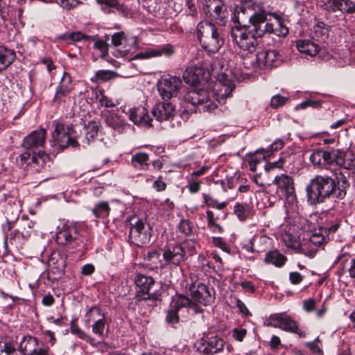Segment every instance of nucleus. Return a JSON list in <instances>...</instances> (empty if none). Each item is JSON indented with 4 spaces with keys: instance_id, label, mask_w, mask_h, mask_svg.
I'll return each mask as SVG.
<instances>
[{
    "instance_id": "1",
    "label": "nucleus",
    "mask_w": 355,
    "mask_h": 355,
    "mask_svg": "<svg viewBox=\"0 0 355 355\" xmlns=\"http://www.w3.org/2000/svg\"><path fill=\"white\" fill-rule=\"evenodd\" d=\"M238 18L248 20L258 37L266 34L286 36L288 29L284 24L279 15L271 12L264 3L254 0H245L236 6Z\"/></svg>"
},
{
    "instance_id": "2",
    "label": "nucleus",
    "mask_w": 355,
    "mask_h": 355,
    "mask_svg": "<svg viewBox=\"0 0 355 355\" xmlns=\"http://www.w3.org/2000/svg\"><path fill=\"white\" fill-rule=\"evenodd\" d=\"M234 88L232 81L220 80L215 84L213 91L191 89L184 96L187 112H211L217 107L218 103H221L231 95Z\"/></svg>"
},
{
    "instance_id": "3",
    "label": "nucleus",
    "mask_w": 355,
    "mask_h": 355,
    "mask_svg": "<svg viewBox=\"0 0 355 355\" xmlns=\"http://www.w3.org/2000/svg\"><path fill=\"white\" fill-rule=\"evenodd\" d=\"M347 186L345 179L340 187L338 182L334 178L327 175H316L310 181L306 191L309 201L316 205L331 197L343 199L346 195L345 188Z\"/></svg>"
},
{
    "instance_id": "4",
    "label": "nucleus",
    "mask_w": 355,
    "mask_h": 355,
    "mask_svg": "<svg viewBox=\"0 0 355 355\" xmlns=\"http://www.w3.org/2000/svg\"><path fill=\"white\" fill-rule=\"evenodd\" d=\"M232 20L234 25L230 31V35L233 42L243 51L246 52L245 56L242 54L243 60L245 58H251L252 54H256L255 50L258 44V37L255 33H252L245 25L242 26V21L238 18V14L236 12V8L233 13ZM254 32H255L254 31Z\"/></svg>"
},
{
    "instance_id": "5",
    "label": "nucleus",
    "mask_w": 355,
    "mask_h": 355,
    "mask_svg": "<svg viewBox=\"0 0 355 355\" xmlns=\"http://www.w3.org/2000/svg\"><path fill=\"white\" fill-rule=\"evenodd\" d=\"M197 36L203 49L209 53L218 52L224 44L219 28L207 21L198 24Z\"/></svg>"
},
{
    "instance_id": "6",
    "label": "nucleus",
    "mask_w": 355,
    "mask_h": 355,
    "mask_svg": "<svg viewBox=\"0 0 355 355\" xmlns=\"http://www.w3.org/2000/svg\"><path fill=\"white\" fill-rule=\"evenodd\" d=\"M138 289L135 299L137 302L151 300L155 302L161 300V286L151 277L138 275L135 279Z\"/></svg>"
},
{
    "instance_id": "7",
    "label": "nucleus",
    "mask_w": 355,
    "mask_h": 355,
    "mask_svg": "<svg viewBox=\"0 0 355 355\" xmlns=\"http://www.w3.org/2000/svg\"><path fill=\"white\" fill-rule=\"evenodd\" d=\"M77 137L76 127L58 123L55 125L54 131L51 133L49 142L51 146L57 148L58 150H63L69 146L76 147L78 145Z\"/></svg>"
},
{
    "instance_id": "8",
    "label": "nucleus",
    "mask_w": 355,
    "mask_h": 355,
    "mask_svg": "<svg viewBox=\"0 0 355 355\" xmlns=\"http://www.w3.org/2000/svg\"><path fill=\"white\" fill-rule=\"evenodd\" d=\"M281 62L282 57L276 51L261 49L252 54L251 58H245L243 65L247 69L277 67Z\"/></svg>"
},
{
    "instance_id": "9",
    "label": "nucleus",
    "mask_w": 355,
    "mask_h": 355,
    "mask_svg": "<svg viewBox=\"0 0 355 355\" xmlns=\"http://www.w3.org/2000/svg\"><path fill=\"white\" fill-rule=\"evenodd\" d=\"M183 307L187 308L189 311H191L193 313H200L203 311L195 304L191 303L190 298L188 297L178 294L172 297L169 309L166 317V322L172 325L177 324L180 320L178 311Z\"/></svg>"
},
{
    "instance_id": "10",
    "label": "nucleus",
    "mask_w": 355,
    "mask_h": 355,
    "mask_svg": "<svg viewBox=\"0 0 355 355\" xmlns=\"http://www.w3.org/2000/svg\"><path fill=\"white\" fill-rule=\"evenodd\" d=\"M189 291L191 297V303L195 304L202 310L201 305L208 306L215 299L214 288L201 282H192L189 286Z\"/></svg>"
},
{
    "instance_id": "11",
    "label": "nucleus",
    "mask_w": 355,
    "mask_h": 355,
    "mask_svg": "<svg viewBox=\"0 0 355 355\" xmlns=\"http://www.w3.org/2000/svg\"><path fill=\"white\" fill-rule=\"evenodd\" d=\"M184 247L180 244H171L166 245L163 250V259L165 261L164 267L166 266H178L184 261V248L189 246L191 249L194 248V242L187 241L184 242Z\"/></svg>"
},
{
    "instance_id": "12",
    "label": "nucleus",
    "mask_w": 355,
    "mask_h": 355,
    "mask_svg": "<svg viewBox=\"0 0 355 355\" xmlns=\"http://www.w3.org/2000/svg\"><path fill=\"white\" fill-rule=\"evenodd\" d=\"M182 86V80L177 76H163L157 83V90L163 99L168 100L178 96Z\"/></svg>"
},
{
    "instance_id": "13",
    "label": "nucleus",
    "mask_w": 355,
    "mask_h": 355,
    "mask_svg": "<svg viewBox=\"0 0 355 355\" xmlns=\"http://www.w3.org/2000/svg\"><path fill=\"white\" fill-rule=\"evenodd\" d=\"M202 10L210 20L220 25L225 24L227 12L222 0H203Z\"/></svg>"
},
{
    "instance_id": "14",
    "label": "nucleus",
    "mask_w": 355,
    "mask_h": 355,
    "mask_svg": "<svg viewBox=\"0 0 355 355\" xmlns=\"http://www.w3.org/2000/svg\"><path fill=\"white\" fill-rule=\"evenodd\" d=\"M268 325L275 328H279L284 331L295 333L300 337L306 336L304 331L300 330L297 322L285 313H275L269 317Z\"/></svg>"
},
{
    "instance_id": "15",
    "label": "nucleus",
    "mask_w": 355,
    "mask_h": 355,
    "mask_svg": "<svg viewBox=\"0 0 355 355\" xmlns=\"http://www.w3.org/2000/svg\"><path fill=\"white\" fill-rule=\"evenodd\" d=\"M274 184L277 186L279 190L284 193L286 202L289 205L290 209H291V211L295 210L297 208L296 196L292 178L284 174L277 175L275 178Z\"/></svg>"
},
{
    "instance_id": "16",
    "label": "nucleus",
    "mask_w": 355,
    "mask_h": 355,
    "mask_svg": "<svg viewBox=\"0 0 355 355\" xmlns=\"http://www.w3.org/2000/svg\"><path fill=\"white\" fill-rule=\"evenodd\" d=\"M56 242L61 245H72L78 243V232L76 225L71 223H64L58 227Z\"/></svg>"
},
{
    "instance_id": "17",
    "label": "nucleus",
    "mask_w": 355,
    "mask_h": 355,
    "mask_svg": "<svg viewBox=\"0 0 355 355\" xmlns=\"http://www.w3.org/2000/svg\"><path fill=\"white\" fill-rule=\"evenodd\" d=\"M149 225L145 224L142 220H138L135 223L131 224L130 239L137 246L147 244L150 242L151 237Z\"/></svg>"
},
{
    "instance_id": "18",
    "label": "nucleus",
    "mask_w": 355,
    "mask_h": 355,
    "mask_svg": "<svg viewBox=\"0 0 355 355\" xmlns=\"http://www.w3.org/2000/svg\"><path fill=\"white\" fill-rule=\"evenodd\" d=\"M112 42L114 46L119 47L118 51L120 56L131 58L129 53L137 49V40L136 37H126L123 32L116 33L112 35Z\"/></svg>"
},
{
    "instance_id": "19",
    "label": "nucleus",
    "mask_w": 355,
    "mask_h": 355,
    "mask_svg": "<svg viewBox=\"0 0 355 355\" xmlns=\"http://www.w3.org/2000/svg\"><path fill=\"white\" fill-rule=\"evenodd\" d=\"M66 259V254L59 250H55L51 253L48 261L49 277L51 274H52L54 275L53 279L61 278L64 272Z\"/></svg>"
},
{
    "instance_id": "20",
    "label": "nucleus",
    "mask_w": 355,
    "mask_h": 355,
    "mask_svg": "<svg viewBox=\"0 0 355 355\" xmlns=\"http://www.w3.org/2000/svg\"><path fill=\"white\" fill-rule=\"evenodd\" d=\"M323 8L328 12H340L344 15L355 14V1L352 0H326Z\"/></svg>"
},
{
    "instance_id": "21",
    "label": "nucleus",
    "mask_w": 355,
    "mask_h": 355,
    "mask_svg": "<svg viewBox=\"0 0 355 355\" xmlns=\"http://www.w3.org/2000/svg\"><path fill=\"white\" fill-rule=\"evenodd\" d=\"M86 318L88 323L94 321V324L92 325V332L100 337H103L105 320L101 310L96 306H92L87 313Z\"/></svg>"
},
{
    "instance_id": "22",
    "label": "nucleus",
    "mask_w": 355,
    "mask_h": 355,
    "mask_svg": "<svg viewBox=\"0 0 355 355\" xmlns=\"http://www.w3.org/2000/svg\"><path fill=\"white\" fill-rule=\"evenodd\" d=\"M336 155L334 152L317 150L313 151L309 160L314 166L325 167L336 161Z\"/></svg>"
},
{
    "instance_id": "23",
    "label": "nucleus",
    "mask_w": 355,
    "mask_h": 355,
    "mask_svg": "<svg viewBox=\"0 0 355 355\" xmlns=\"http://www.w3.org/2000/svg\"><path fill=\"white\" fill-rule=\"evenodd\" d=\"M175 107L167 101L159 103L152 110V114L159 121L169 120L175 115Z\"/></svg>"
},
{
    "instance_id": "24",
    "label": "nucleus",
    "mask_w": 355,
    "mask_h": 355,
    "mask_svg": "<svg viewBox=\"0 0 355 355\" xmlns=\"http://www.w3.org/2000/svg\"><path fill=\"white\" fill-rule=\"evenodd\" d=\"M46 135V132L43 128L33 131L24 138L23 146L28 150L42 146L45 142Z\"/></svg>"
},
{
    "instance_id": "25",
    "label": "nucleus",
    "mask_w": 355,
    "mask_h": 355,
    "mask_svg": "<svg viewBox=\"0 0 355 355\" xmlns=\"http://www.w3.org/2000/svg\"><path fill=\"white\" fill-rule=\"evenodd\" d=\"M204 340L202 352L206 355H214L220 352L225 347V340L218 336H207Z\"/></svg>"
},
{
    "instance_id": "26",
    "label": "nucleus",
    "mask_w": 355,
    "mask_h": 355,
    "mask_svg": "<svg viewBox=\"0 0 355 355\" xmlns=\"http://www.w3.org/2000/svg\"><path fill=\"white\" fill-rule=\"evenodd\" d=\"M174 53L173 48L171 44H165L158 48H148L134 56L137 59H148L161 55L171 56Z\"/></svg>"
},
{
    "instance_id": "27",
    "label": "nucleus",
    "mask_w": 355,
    "mask_h": 355,
    "mask_svg": "<svg viewBox=\"0 0 355 355\" xmlns=\"http://www.w3.org/2000/svg\"><path fill=\"white\" fill-rule=\"evenodd\" d=\"M128 117L135 124L150 126L152 119L149 116L147 110L144 107L130 109Z\"/></svg>"
},
{
    "instance_id": "28",
    "label": "nucleus",
    "mask_w": 355,
    "mask_h": 355,
    "mask_svg": "<svg viewBox=\"0 0 355 355\" xmlns=\"http://www.w3.org/2000/svg\"><path fill=\"white\" fill-rule=\"evenodd\" d=\"M73 89V86L71 83V76L64 72L63 73L62 78L60 80L57 88L55 94L53 98L54 101H62L63 98L67 96L71 90Z\"/></svg>"
},
{
    "instance_id": "29",
    "label": "nucleus",
    "mask_w": 355,
    "mask_h": 355,
    "mask_svg": "<svg viewBox=\"0 0 355 355\" xmlns=\"http://www.w3.org/2000/svg\"><path fill=\"white\" fill-rule=\"evenodd\" d=\"M206 71L205 69L191 65L186 69L183 73V78L185 82L192 85H196L203 79Z\"/></svg>"
},
{
    "instance_id": "30",
    "label": "nucleus",
    "mask_w": 355,
    "mask_h": 355,
    "mask_svg": "<svg viewBox=\"0 0 355 355\" xmlns=\"http://www.w3.org/2000/svg\"><path fill=\"white\" fill-rule=\"evenodd\" d=\"M287 246L295 249L297 252L305 254L309 257H313L318 251V248L311 245V241L309 239L304 240L302 243L294 241L286 243Z\"/></svg>"
},
{
    "instance_id": "31",
    "label": "nucleus",
    "mask_w": 355,
    "mask_h": 355,
    "mask_svg": "<svg viewBox=\"0 0 355 355\" xmlns=\"http://www.w3.org/2000/svg\"><path fill=\"white\" fill-rule=\"evenodd\" d=\"M29 236L30 234L28 232L25 234L19 230H15L11 232L9 239L6 238L5 247L7 248L9 245H11L17 249L20 248L24 245Z\"/></svg>"
},
{
    "instance_id": "32",
    "label": "nucleus",
    "mask_w": 355,
    "mask_h": 355,
    "mask_svg": "<svg viewBox=\"0 0 355 355\" xmlns=\"http://www.w3.org/2000/svg\"><path fill=\"white\" fill-rule=\"evenodd\" d=\"M40 343L36 337L25 336L20 340L19 347L24 355H29L35 351Z\"/></svg>"
},
{
    "instance_id": "33",
    "label": "nucleus",
    "mask_w": 355,
    "mask_h": 355,
    "mask_svg": "<svg viewBox=\"0 0 355 355\" xmlns=\"http://www.w3.org/2000/svg\"><path fill=\"white\" fill-rule=\"evenodd\" d=\"M15 58L16 55L13 50L0 46V71L10 66Z\"/></svg>"
},
{
    "instance_id": "34",
    "label": "nucleus",
    "mask_w": 355,
    "mask_h": 355,
    "mask_svg": "<svg viewBox=\"0 0 355 355\" xmlns=\"http://www.w3.org/2000/svg\"><path fill=\"white\" fill-rule=\"evenodd\" d=\"M297 48L301 53L313 57L319 51V46L315 43L309 40L299 41L297 44Z\"/></svg>"
},
{
    "instance_id": "35",
    "label": "nucleus",
    "mask_w": 355,
    "mask_h": 355,
    "mask_svg": "<svg viewBox=\"0 0 355 355\" xmlns=\"http://www.w3.org/2000/svg\"><path fill=\"white\" fill-rule=\"evenodd\" d=\"M286 261V257L277 250L267 252L264 259L266 263H270L279 268L282 267Z\"/></svg>"
},
{
    "instance_id": "36",
    "label": "nucleus",
    "mask_w": 355,
    "mask_h": 355,
    "mask_svg": "<svg viewBox=\"0 0 355 355\" xmlns=\"http://www.w3.org/2000/svg\"><path fill=\"white\" fill-rule=\"evenodd\" d=\"M148 159L147 153L139 152L132 155L131 162L135 168L146 171L149 168Z\"/></svg>"
},
{
    "instance_id": "37",
    "label": "nucleus",
    "mask_w": 355,
    "mask_h": 355,
    "mask_svg": "<svg viewBox=\"0 0 355 355\" xmlns=\"http://www.w3.org/2000/svg\"><path fill=\"white\" fill-rule=\"evenodd\" d=\"M105 121L106 124L114 129H118L123 126L125 120L116 112H108L105 114Z\"/></svg>"
},
{
    "instance_id": "38",
    "label": "nucleus",
    "mask_w": 355,
    "mask_h": 355,
    "mask_svg": "<svg viewBox=\"0 0 355 355\" xmlns=\"http://www.w3.org/2000/svg\"><path fill=\"white\" fill-rule=\"evenodd\" d=\"M98 128V123L96 121H90L84 127L85 136L82 140L83 144H89L90 141L97 135Z\"/></svg>"
},
{
    "instance_id": "39",
    "label": "nucleus",
    "mask_w": 355,
    "mask_h": 355,
    "mask_svg": "<svg viewBox=\"0 0 355 355\" xmlns=\"http://www.w3.org/2000/svg\"><path fill=\"white\" fill-rule=\"evenodd\" d=\"M0 355H24L19 347L17 349L14 345L0 339Z\"/></svg>"
},
{
    "instance_id": "40",
    "label": "nucleus",
    "mask_w": 355,
    "mask_h": 355,
    "mask_svg": "<svg viewBox=\"0 0 355 355\" xmlns=\"http://www.w3.org/2000/svg\"><path fill=\"white\" fill-rule=\"evenodd\" d=\"M110 208L106 202H101L92 209V213L96 218H105L109 215Z\"/></svg>"
},
{
    "instance_id": "41",
    "label": "nucleus",
    "mask_w": 355,
    "mask_h": 355,
    "mask_svg": "<svg viewBox=\"0 0 355 355\" xmlns=\"http://www.w3.org/2000/svg\"><path fill=\"white\" fill-rule=\"evenodd\" d=\"M96 99L98 101L101 106L105 107H113L116 106V103L107 96H106L101 89H94L93 91Z\"/></svg>"
},
{
    "instance_id": "42",
    "label": "nucleus",
    "mask_w": 355,
    "mask_h": 355,
    "mask_svg": "<svg viewBox=\"0 0 355 355\" xmlns=\"http://www.w3.org/2000/svg\"><path fill=\"white\" fill-rule=\"evenodd\" d=\"M267 155L265 152H262L260 150L257 151L256 155L250 157L248 161L250 169L252 171H255L258 164L261 163L263 159L267 157Z\"/></svg>"
},
{
    "instance_id": "43",
    "label": "nucleus",
    "mask_w": 355,
    "mask_h": 355,
    "mask_svg": "<svg viewBox=\"0 0 355 355\" xmlns=\"http://www.w3.org/2000/svg\"><path fill=\"white\" fill-rule=\"evenodd\" d=\"M71 331L73 334L77 336L79 338L83 340L90 343L94 341V338L85 334L73 320L71 322Z\"/></svg>"
},
{
    "instance_id": "44",
    "label": "nucleus",
    "mask_w": 355,
    "mask_h": 355,
    "mask_svg": "<svg viewBox=\"0 0 355 355\" xmlns=\"http://www.w3.org/2000/svg\"><path fill=\"white\" fill-rule=\"evenodd\" d=\"M309 240L311 241V245L313 244L318 248L326 242V238L322 234L321 230L313 232Z\"/></svg>"
},
{
    "instance_id": "45",
    "label": "nucleus",
    "mask_w": 355,
    "mask_h": 355,
    "mask_svg": "<svg viewBox=\"0 0 355 355\" xmlns=\"http://www.w3.org/2000/svg\"><path fill=\"white\" fill-rule=\"evenodd\" d=\"M204 202L209 207L221 210L227 206V202H218L216 200L214 199L210 196L203 193Z\"/></svg>"
},
{
    "instance_id": "46",
    "label": "nucleus",
    "mask_w": 355,
    "mask_h": 355,
    "mask_svg": "<svg viewBox=\"0 0 355 355\" xmlns=\"http://www.w3.org/2000/svg\"><path fill=\"white\" fill-rule=\"evenodd\" d=\"M201 184V181L196 180L195 178L191 177L187 178V184L186 187L191 193H198L200 190Z\"/></svg>"
},
{
    "instance_id": "47",
    "label": "nucleus",
    "mask_w": 355,
    "mask_h": 355,
    "mask_svg": "<svg viewBox=\"0 0 355 355\" xmlns=\"http://www.w3.org/2000/svg\"><path fill=\"white\" fill-rule=\"evenodd\" d=\"M146 260L155 267H164V263L159 259V254L157 251L149 252L147 254Z\"/></svg>"
},
{
    "instance_id": "48",
    "label": "nucleus",
    "mask_w": 355,
    "mask_h": 355,
    "mask_svg": "<svg viewBox=\"0 0 355 355\" xmlns=\"http://www.w3.org/2000/svg\"><path fill=\"white\" fill-rule=\"evenodd\" d=\"M48 158V155L44 151L39 150L37 153L33 154L31 161L39 166H43Z\"/></svg>"
},
{
    "instance_id": "49",
    "label": "nucleus",
    "mask_w": 355,
    "mask_h": 355,
    "mask_svg": "<svg viewBox=\"0 0 355 355\" xmlns=\"http://www.w3.org/2000/svg\"><path fill=\"white\" fill-rule=\"evenodd\" d=\"M112 73L109 71L100 70L96 72L95 76L91 78L92 82L97 80H108L112 78Z\"/></svg>"
},
{
    "instance_id": "50",
    "label": "nucleus",
    "mask_w": 355,
    "mask_h": 355,
    "mask_svg": "<svg viewBox=\"0 0 355 355\" xmlns=\"http://www.w3.org/2000/svg\"><path fill=\"white\" fill-rule=\"evenodd\" d=\"M246 205L240 203H236L234 206V213L241 220H245L246 218Z\"/></svg>"
},
{
    "instance_id": "51",
    "label": "nucleus",
    "mask_w": 355,
    "mask_h": 355,
    "mask_svg": "<svg viewBox=\"0 0 355 355\" xmlns=\"http://www.w3.org/2000/svg\"><path fill=\"white\" fill-rule=\"evenodd\" d=\"M288 98L282 96L281 95L274 96L271 98L270 105L274 108H277L280 106H283L288 101Z\"/></svg>"
},
{
    "instance_id": "52",
    "label": "nucleus",
    "mask_w": 355,
    "mask_h": 355,
    "mask_svg": "<svg viewBox=\"0 0 355 355\" xmlns=\"http://www.w3.org/2000/svg\"><path fill=\"white\" fill-rule=\"evenodd\" d=\"M284 146V143L282 140L279 139L272 143L268 149H261L262 152H265L267 156H270V155L275 150H278L282 149Z\"/></svg>"
},
{
    "instance_id": "53",
    "label": "nucleus",
    "mask_w": 355,
    "mask_h": 355,
    "mask_svg": "<svg viewBox=\"0 0 355 355\" xmlns=\"http://www.w3.org/2000/svg\"><path fill=\"white\" fill-rule=\"evenodd\" d=\"M179 230L184 235H189L192 232L191 223L189 220L182 219L178 226Z\"/></svg>"
},
{
    "instance_id": "54",
    "label": "nucleus",
    "mask_w": 355,
    "mask_h": 355,
    "mask_svg": "<svg viewBox=\"0 0 355 355\" xmlns=\"http://www.w3.org/2000/svg\"><path fill=\"white\" fill-rule=\"evenodd\" d=\"M64 37L66 38H69L73 42H80V41L86 40H88L90 38L89 36H88L80 31L71 33L67 35H64Z\"/></svg>"
},
{
    "instance_id": "55",
    "label": "nucleus",
    "mask_w": 355,
    "mask_h": 355,
    "mask_svg": "<svg viewBox=\"0 0 355 355\" xmlns=\"http://www.w3.org/2000/svg\"><path fill=\"white\" fill-rule=\"evenodd\" d=\"M29 355H51V352L48 346L40 343L35 351Z\"/></svg>"
},
{
    "instance_id": "56",
    "label": "nucleus",
    "mask_w": 355,
    "mask_h": 355,
    "mask_svg": "<svg viewBox=\"0 0 355 355\" xmlns=\"http://www.w3.org/2000/svg\"><path fill=\"white\" fill-rule=\"evenodd\" d=\"M81 2L79 0H60L59 5L66 10H71L76 7Z\"/></svg>"
},
{
    "instance_id": "57",
    "label": "nucleus",
    "mask_w": 355,
    "mask_h": 355,
    "mask_svg": "<svg viewBox=\"0 0 355 355\" xmlns=\"http://www.w3.org/2000/svg\"><path fill=\"white\" fill-rule=\"evenodd\" d=\"M98 3L103 4L107 8H115L117 10L122 9V5L117 0H96Z\"/></svg>"
},
{
    "instance_id": "58",
    "label": "nucleus",
    "mask_w": 355,
    "mask_h": 355,
    "mask_svg": "<svg viewBox=\"0 0 355 355\" xmlns=\"http://www.w3.org/2000/svg\"><path fill=\"white\" fill-rule=\"evenodd\" d=\"M247 331L245 329L235 328L232 331V336L236 340L241 342L246 336Z\"/></svg>"
},
{
    "instance_id": "59",
    "label": "nucleus",
    "mask_w": 355,
    "mask_h": 355,
    "mask_svg": "<svg viewBox=\"0 0 355 355\" xmlns=\"http://www.w3.org/2000/svg\"><path fill=\"white\" fill-rule=\"evenodd\" d=\"M213 243L216 246L220 248L222 250L226 252H230V248L228 245L223 241L220 237H214Z\"/></svg>"
},
{
    "instance_id": "60",
    "label": "nucleus",
    "mask_w": 355,
    "mask_h": 355,
    "mask_svg": "<svg viewBox=\"0 0 355 355\" xmlns=\"http://www.w3.org/2000/svg\"><path fill=\"white\" fill-rule=\"evenodd\" d=\"M8 4L3 0H0V17L2 19H6L8 15Z\"/></svg>"
},
{
    "instance_id": "61",
    "label": "nucleus",
    "mask_w": 355,
    "mask_h": 355,
    "mask_svg": "<svg viewBox=\"0 0 355 355\" xmlns=\"http://www.w3.org/2000/svg\"><path fill=\"white\" fill-rule=\"evenodd\" d=\"M289 279L291 283L293 284H298L303 279L302 276L297 272H290Z\"/></svg>"
},
{
    "instance_id": "62",
    "label": "nucleus",
    "mask_w": 355,
    "mask_h": 355,
    "mask_svg": "<svg viewBox=\"0 0 355 355\" xmlns=\"http://www.w3.org/2000/svg\"><path fill=\"white\" fill-rule=\"evenodd\" d=\"M94 46L95 49L100 50L102 53H105L107 51V44L102 40H95Z\"/></svg>"
},
{
    "instance_id": "63",
    "label": "nucleus",
    "mask_w": 355,
    "mask_h": 355,
    "mask_svg": "<svg viewBox=\"0 0 355 355\" xmlns=\"http://www.w3.org/2000/svg\"><path fill=\"white\" fill-rule=\"evenodd\" d=\"M304 345L314 354H322V351L315 342H307Z\"/></svg>"
},
{
    "instance_id": "64",
    "label": "nucleus",
    "mask_w": 355,
    "mask_h": 355,
    "mask_svg": "<svg viewBox=\"0 0 355 355\" xmlns=\"http://www.w3.org/2000/svg\"><path fill=\"white\" fill-rule=\"evenodd\" d=\"M241 286H242V288L246 291V292H249V293H253L255 291V287L252 284L251 282H248V281H245V282H242L241 283Z\"/></svg>"
}]
</instances>
